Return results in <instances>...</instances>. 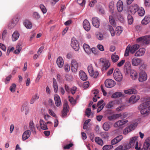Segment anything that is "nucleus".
<instances>
[{
	"label": "nucleus",
	"instance_id": "1",
	"mask_svg": "<svg viewBox=\"0 0 150 150\" xmlns=\"http://www.w3.org/2000/svg\"><path fill=\"white\" fill-rule=\"evenodd\" d=\"M150 107V102L146 101L140 105L138 108L140 110V112L142 114L146 115L149 113Z\"/></svg>",
	"mask_w": 150,
	"mask_h": 150
},
{
	"label": "nucleus",
	"instance_id": "2",
	"mask_svg": "<svg viewBox=\"0 0 150 150\" xmlns=\"http://www.w3.org/2000/svg\"><path fill=\"white\" fill-rule=\"evenodd\" d=\"M138 42L142 43L143 45H147L150 43V35L140 37L137 39Z\"/></svg>",
	"mask_w": 150,
	"mask_h": 150
},
{
	"label": "nucleus",
	"instance_id": "3",
	"mask_svg": "<svg viewBox=\"0 0 150 150\" xmlns=\"http://www.w3.org/2000/svg\"><path fill=\"white\" fill-rule=\"evenodd\" d=\"M100 62L102 64V71H106L110 66V64L109 61L105 58H100Z\"/></svg>",
	"mask_w": 150,
	"mask_h": 150
},
{
	"label": "nucleus",
	"instance_id": "4",
	"mask_svg": "<svg viewBox=\"0 0 150 150\" xmlns=\"http://www.w3.org/2000/svg\"><path fill=\"white\" fill-rule=\"evenodd\" d=\"M113 76L115 79L117 81H121L123 78L122 74L120 72L119 69L118 68L116 69L115 70Z\"/></svg>",
	"mask_w": 150,
	"mask_h": 150
},
{
	"label": "nucleus",
	"instance_id": "5",
	"mask_svg": "<svg viewBox=\"0 0 150 150\" xmlns=\"http://www.w3.org/2000/svg\"><path fill=\"white\" fill-rule=\"evenodd\" d=\"M88 70L90 75L94 78H96L99 75L97 71H94L92 64L89 65L88 67Z\"/></svg>",
	"mask_w": 150,
	"mask_h": 150
},
{
	"label": "nucleus",
	"instance_id": "6",
	"mask_svg": "<svg viewBox=\"0 0 150 150\" xmlns=\"http://www.w3.org/2000/svg\"><path fill=\"white\" fill-rule=\"evenodd\" d=\"M71 45L74 50L76 51H78L79 49V47L77 41L74 38H72L71 41Z\"/></svg>",
	"mask_w": 150,
	"mask_h": 150
},
{
	"label": "nucleus",
	"instance_id": "7",
	"mask_svg": "<svg viewBox=\"0 0 150 150\" xmlns=\"http://www.w3.org/2000/svg\"><path fill=\"white\" fill-rule=\"evenodd\" d=\"M137 124L136 123L132 124L129 126L126 127L124 130L123 133L125 134H127L131 131L134 129L136 127Z\"/></svg>",
	"mask_w": 150,
	"mask_h": 150
},
{
	"label": "nucleus",
	"instance_id": "8",
	"mask_svg": "<svg viewBox=\"0 0 150 150\" xmlns=\"http://www.w3.org/2000/svg\"><path fill=\"white\" fill-rule=\"evenodd\" d=\"M142 60L141 58L134 57L131 59V63L133 66H138L142 62Z\"/></svg>",
	"mask_w": 150,
	"mask_h": 150
},
{
	"label": "nucleus",
	"instance_id": "9",
	"mask_svg": "<svg viewBox=\"0 0 150 150\" xmlns=\"http://www.w3.org/2000/svg\"><path fill=\"white\" fill-rule=\"evenodd\" d=\"M63 108L62 111V117H65L67 113L69 111V106L67 102L64 103L63 105Z\"/></svg>",
	"mask_w": 150,
	"mask_h": 150
},
{
	"label": "nucleus",
	"instance_id": "10",
	"mask_svg": "<svg viewBox=\"0 0 150 150\" xmlns=\"http://www.w3.org/2000/svg\"><path fill=\"white\" fill-rule=\"evenodd\" d=\"M79 64L75 59L72 60L71 62V69L72 71L74 72H76L77 70Z\"/></svg>",
	"mask_w": 150,
	"mask_h": 150
},
{
	"label": "nucleus",
	"instance_id": "11",
	"mask_svg": "<svg viewBox=\"0 0 150 150\" xmlns=\"http://www.w3.org/2000/svg\"><path fill=\"white\" fill-rule=\"evenodd\" d=\"M105 84L106 87L110 88L113 87L115 85V82L111 79H108L105 81Z\"/></svg>",
	"mask_w": 150,
	"mask_h": 150
},
{
	"label": "nucleus",
	"instance_id": "12",
	"mask_svg": "<svg viewBox=\"0 0 150 150\" xmlns=\"http://www.w3.org/2000/svg\"><path fill=\"white\" fill-rule=\"evenodd\" d=\"M138 137H134L131 138L130 139L129 144L133 146L135 144V149L138 148V142L137 141V139Z\"/></svg>",
	"mask_w": 150,
	"mask_h": 150
},
{
	"label": "nucleus",
	"instance_id": "13",
	"mask_svg": "<svg viewBox=\"0 0 150 150\" xmlns=\"http://www.w3.org/2000/svg\"><path fill=\"white\" fill-rule=\"evenodd\" d=\"M128 122V120L122 119L118 121L115 123V124L120 128H122L125 126V125Z\"/></svg>",
	"mask_w": 150,
	"mask_h": 150
},
{
	"label": "nucleus",
	"instance_id": "14",
	"mask_svg": "<svg viewBox=\"0 0 150 150\" xmlns=\"http://www.w3.org/2000/svg\"><path fill=\"white\" fill-rule=\"evenodd\" d=\"M147 79V74L145 72H140L139 78V81L140 82H142L146 80Z\"/></svg>",
	"mask_w": 150,
	"mask_h": 150
},
{
	"label": "nucleus",
	"instance_id": "15",
	"mask_svg": "<svg viewBox=\"0 0 150 150\" xmlns=\"http://www.w3.org/2000/svg\"><path fill=\"white\" fill-rule=\"evenodd\" d=\"M140 99V97L138 95H134L131 96L129 100V102L133 104L136 102Z\"/></svg>",
	"mask_w": 150,
	"mask_h": 150
},
{
	"label": "nucleus",
	"instance_id": "16",
	"mask_svg": "<svg viewBox=\"0 0 150 150\" xmlns=\"http://www.w3.org/2000/svg\"><path fill=\"white\" fill-rule=\"evenodd\" d=\"M145 51V48H140L135 53L134 56L137 57L142 56L144 54Z\"/></svg>",
	"mask_w": 150,
	"mask_h": 150
},
{
	"label": "nucleus",
	"instance_id": "17",
	"mask_svg": "<svg viewBox=\"0 0 150 150\" xmlns=\"http://www.w3.org/2000/svg\"><path fill=\"white\" fill-rule=\"evenodd\" d=\"M92 24L96 28H98L100 26V20L97 17L93 18L92 19Z\"/></svg>",
	"mask_w": 150,
	"mask_h": 150
},
{
	"label": "nucleus",
	"instance_id": "18",
	"mask_svg": "<svg viewBox=\"0 0 150 150\" xmlns=\"http://www.w3.org/2000/svg\"><path fill=\"white\" fill-rule=\"evenodd\" d=\"M83 27L84 29L87 31H89L91 28L90 23L86 19H85L83 21Z\"/></svg>",
	"mask_w": 150,
	"mask_h": 150
},
{
	"label": "nucleus",
	"instance_id": "19",
	"mask_svg": "<svg viewBox=\"0 0 150 150\" xmlns=\"http://www.w3.org/2000/svg\"><path fill=\"white\" fill-rule=\"evenodd\" d=\"M54 98L55 105L57 107H59L62 105L61 99L59 96L57 94H55L54 96Z\"/></svg>",
	"mask_w": 150,
	"mask_h": 150
},
{
	"label": "nucleus",
	"instance_id": "20",
	"mask_svg": "<svg viewBox=\"0 0 150 150\" xmlns=\"http://www.w3.org/2000/svg\"><path fill=\"white\" fill-rule=\"evenodd\" d=\"M138 6L137 4H134V5L130 6L129 8V10L132 14H134L139 9Z\"/></svg>",
	"mask_w": 150,
	"mask_h": 150
},
{
	"label": "nucleus",
	"instance_id": "21",
	"mask_svg": "<svg viewBox=\"0 0 150 150\" xmlns=\"http://www.w3.org/2000/svg\"><path fill=\"white\" fill-rule=\"evenodd\" d=\"M123 138L122 135H119L116 137L112 139L111 141V144L112 145H114L120 142Z\"/></svg>",
	"mask_w": 150,
	"mask_h": 150
},
{
	"label": "nucleus",
	"instance_id": "22",
	"mask_svg": "<svg viewBox=\"0 0 150 150\" xmlns=\"http://www.w3.org/2000/svg\"><path fill=\"white\" fill-rule=\"evenodd\" d=\"M31 132L30 130H27L25 131L22 135V139L23 141L27 139L30 136Z\"/></svg>",
	"mask_w": 150,
	"mask_h": 150
},
{
	"label": "nucleus",
	"instance_id": "23",
	"mask_svg": "<svg viewBox=\"0 0 150 150\" xmlns=\"http://www.w3.org/2000/svg\"><path fill=\"white\" fill-rule=\"evenodd\" d=\"M56 63L59 67L62 68L64 64V61L62 57H59L57 59Z\"/></svg>",
	"mask_w": 150,
	"mask_h": 150
},
{
	"label": "nucleus",
	"instance_id": "24",
	"mask_svg": "<svg viewBox=\"0 0 150 150\" xmlns=\"http://www.w3.org/2000/svg\"><path fill=\"white\" fill-rule=\"evenodd\" d=\"M79 76L81 79L86 81L87 79V76L85 73L82 70H80L79 73Z\"/></svg>",
	"mask_w": 150,
	"mask_h": 150
},
{
	"label": "nucleus",
	"instance_id": "25",
	"mask_svg": "<svg viewBox=\"0 0 150 150\" xmlns=\"http://www.w3.org/2000/svg\"><path fill=\"white\" fill-rule=\"evenodd\" d=\"M117 7L118 11L119 12L122 11L123 8V6L122 2L120 0L119 1L117 4Z\"/></svg>",
	"mask_w": 150,
	"mask_h": 150
},
{
	"label": "nucleus",
	"instance_id": "26",
	"mask_svg": "<svg viewBox=\"0 0 150 150\" xmlns=\"http://www.w3.org/2000/svg\"><path fill=\"white\" fill-rule=\"evenodd\" d=\"M29 127L32 132L34 134H36V131L35 129V127L33 121H30L29 124Z\"/></svg>",
	"mask_w": 150,
	"mask_h": 150
},
{
	"label": "nucleus",
	"instance_id": "27",
	"mask_svg": "<svg viewBox=\"0 0 150 150\" xmlns=\"http://www.w3.org/2000/svg\"><path fill=\"white\" fill-rule=\"evenodd\" d=\"M23 24L25 27L27 29H31L32 27V24L27 19L25 20L23 22Z\"/></svg>",
	"mask_w": 150,
	"mask_h": 150
},
{
	"label": "nucleus",
	"instance_id": "28",
	"mask_svg": "<svg viewBox=\"0 0 150 150\" xmlns=\"http://www.w3.org/2000/svg\"><path fill=\"white\" fill-rule=\"evenodd\" d=\"M20 36L19 33L17 31H15L13 34L12 36V40L13 41H15Z\"/></svg>",
	"mask_w": 150,
	"mask_h": 150
},
{
	"label": "nucleus",
	"instance_id": "29",
	"mask_svg": "<svg viewBox=\"0 0 150 150\" xmlns=\"http://www.w3.org/2000/svg\"><path fill=\"white\" fill-rule=\"evenodd\" d=\"M40 124L41 128L43 130H47L48 129L46 123L43 120H40Z\"/></svg>",
	"mask_w": 150,
	"mask_h": 150
},
{
	"label": "nucleus",
	"instance_id": "30",
	"mask_svg": "<svg viewBox=\"0 0 150 150\" xmlns=\"http://www.w3.org/2000/svg\"><path fill=\"white\" fill-rule=\"evenodd\" d=\"M39 98V96L38 93H36L32 96L30 103V104H33L35 101Z\"/></svg>",
	"mask_w": 150,
	"mask_h": 150
},
{
	"label": "nucleus",
	"instance_id": "31",
	"mask_svg": "<svg viewBox=\"0 0 150 150\" xmlns=\"http://www.w3.org/2000/svg\"><path fill=\"white\" fill-rule=\"evenodd\" d=\"M150 22V17L149 16H145L142 21V24L145 25Z\"/></svg>",
	"mask_w": 150,
	"mask_h": 150
},
{
	"label": "nucleus",
	"instance_id": "32",
	"mask_svg": "<svg viewBox=\"0 0 150 150\" xmlns=\"http://www.w3.org/2000/svg\"><path fill=\"white\" fill-rule=\"evenodd\" d=\"M130 76L133 79L135 80L138 77L136 71L134 70H132L130 71Z\"/></svg>",
	"mask_w": 150,
	"mask_h": 150
},
{
	"label": "nucleus",
	"instance_id": "33",
	"mask_svg": "<svg viewBox=\"0 0 150 150\" xmlns=\"http://www.w3.org/2000/svg\"><path fill=\"white\" fill-rule=\"evenodd\" d=\"M83 48L85 52L88 54L91 53V48L88 45L86 44H84L83 45Z\"/></svg>",
	"mask_w": 150,
	"mask_h": 150
},
{
	"label": "nucleus",
	"instance_id": "34",
	"mask_svg": "<svg viewBox=\"0 0 150 150\" xmlns=\"http://www.w3.org/2000/svg\"><path fill=\"white\" fill-rule=\"evenodd\" d=\"M110 127V123L109 122H105L103 126V129L105 131L108 130Z\"/></svg>",
	"mask_w": 150,
	"mask_h": 150
},
{
	"label": "nucleus",
	"instance_id": "35",
	"mask_svg": "<svg viewBox=\"0 0 150 150\" xmlns=\"http://www.w3.org/2000/svg\"><path fill=\"white\" fill-rule=\"evenodd\" d=\"M139 47V45L136 44L130 47V53L133 54Z\"/></svg>",
	"mask_w": 150,
	"mask_h": 150
},
{
	"label": "nucleus",
	"instance_id": "36",
	"mask_svg": "<svg viewBox=\"0 0 150 150\" xmlns=\"http://www.w3.org/2000/svg\"><path fill=\"white\" fill-rule=\"evenodd\" d=\"M150 146V140L146 139L145 141L143 144V148L144 149L147 150Z\"/></svg>",
	"mask_w": 150,
	"mask_h": 150
},
{
	"label": "nucleus",
	"instance_id": "37",
	"mask_svg": "<svg viewBox=\"0 0 150 150\" xmlns=\"http://www.w3.org/2000/svg\"><path fill=\"white\" fill-rule=\"evenodd\" d=\"M124 92L126 94H132L137 93V91L134 88H132L125 90Z\"/></svg>",
	"mask_w": 150,
	"mask_h": 150
},
{
	"label": "nucleus",
	"instance_id": "38",
	"mask_svg": "<svg viewBox=\"0 0 150 150\" xmlns=\"http://www.w3.org/2000/svg\"><path fill=\"white\" fill-rule=\"evenodd\" d=\"M109 21L111 25L114 27H116V23L114 18L112 16H110L109 17Z\"/></svg>",
	"mask_w": 150,
	"mask_h": 150
},
{
	"label": "nucleus",
	"instance_id": "39",
	"mask_svg": "<svg viewBox=\"0 0 150 150\" xmlns=\"http://www.w3.org/2000/svg\"><path fill=\"white\" fill-rule=\"evenodd\" d=\"M95 141L96 142L100 145L103 146V140L100 138L98 137H96L95 138Z\"/></svg>",
	"mask_w": 150,
	"mask_h": 150
},
{
	"label": "nucleus",
	"instance_id": "40",
	"mask_svg": "<svg viewBox=\"0 0 150 150\" xmlns=\"http://www.w3.org/2000/svg\"><path fill=\"white\" fill-rule=\"evenodd\" d=\"M122 96V93L120 92H117L114 93L112 96V98H117L120 97Z\"/></svg>",
	"mask_w": 150,
	"mask_h": 150
},
{
	"label": "nucleus",
	"instance_id": "41",
	"mask_svg": "<svg viewBox=\"0 0 150 150\" xmlns=\"http://www.w3.org/2000/svg\"><path fill=\"white\" fill-rule=\"evenodd\" d=\"M122 31V28L120 26L117 27L115 30V32L117 35H119Z\"/></svg>",
	"mask_w": 150,
	"mask_h": 150
},
{
	"label": "nucleus",
	"instance_id": "42",
	"mask_svg": "<svg viewBox=\"0 0 150 150\" xmlns=\"http://www.w3.org/2000/svg\"><path fill=\"white\" fill-rule=\"evenodd\" d=\"M137 12L138 15L141 16H143L145 13L144 9L142 7L139 8V9L138 10Z\"/></svg>",
	"mask_w": 150,
	"mask_h": 150
},
{
	"label": "nucleus",
	"instance_id": "43",
	"mask_svg": "<svg viewBox=\"0 0 150 150\" xmlns=\"http://www.w3.org/2000/svg\"><path fill=\"white\" fill-rule=\"evenodd\" d=\"M147 68V65L144 63H143L140 65L139 67V69L141 72L145 71L144 70Z\"/></svg>",
	"mask_w": 150,
	"mask_h": 150
},
{
	"label": "nucleus",
	"instance_id": "44",
	"mask_svg": "<svg viewBox=\"0 0 150 150\" xmlns=\"http://www.w3.org/2000/svg\"><path fill=\"white\" fill-rule=\"evenodd\" d=\"M119 59L118 56L116 54H112L111 56V59L112 61L115 63L118 61Z\"/></svg>",
	"mask_w": 150,
	"mask_h": 150
},
{
	"label": "nucleus",
	"instance_id": "45",
	"mask_svg": "<svg viewBox=\"0 0 150 150\" xmlns=\"http://www.w3.org/2000/svg\"><path fill=\"white\" fill-rule=\"evenodd\" d=\"M130 52V45H128L127 47L125 53V56L127 57L129 55V52Z\"/></svg>",
	"mask_w": 150,
	"mask_h": 150
},
{
	"label": "nucleus",
	"instance_id": "46",
	"mask_svg": "<svg viewBox=\"0 0 150 150\" xmlns=\"http://www.w3.org/2000/svg\"><path fill=\"white\" fill-rule=\"evenodd\" d=\"M128 22L129 24L131 25L133 22V19L132 16L129 14L127 16Z\"/></svg>",
	"mask_w": 150,
	"mask_h": 150
},
{
	"label": "nucleus",
	"instance_id": "47",
	"mask_svg": "<svg viewBox=\"0 0 150 150\" xmlns=\"http://www.w3.org/2000/svg\"><path fill=\"white\" fill-rule=\"evenodd\" d=\"M113 147V146L110 145H106L102 148L103 150H110Z\"/></svg>",
	"mask_w": 150,
	"mask_h": 150
},
{
	"label": "nucleus",
	"instance_id": "48",
	"mask_svg": "<svg viewBox=\"0 0 150 150\" xmlns=\"http://www.w3.org/2000/svg\"><path fill=\"white\" fill-rule=\"evenodd\" d=\"M123 146V149L124 150H126L127 149H129L130 148L133 146H132L130 145V144L127 143L125 144Z\"/></svg>",
	"mask_w": 150,
	"mask_h": 150
},
{
	"label": "nucleus",
	"instance_id": "49",
	"mask_svg": "<svg viewBox=\"0 0 150 150\" xmlns=\"http://www.w3.org/2000/svg\"><path fill=\"white\" fill-rule=\"evenodd\" d=\"M19 17L18 15L16 16L13 18L12 21L14 23L16 24L19 21Z\"/></svg>",
	"mask_w": 150,
	"mask_h": 150
},
{
	"label": "nucleus",
	"instance_id": "50",
	"mask_svg": "<svg viewBox=\"0 0 150 150\" xmlns=\"http://www.w3.org/2000/svg\"><path fill=\"white\" fill-rule=\"evenodd\" d=\"M7 34V31L6 30H4L2 33L1 39L3 41L6 40V36Z\"/></svg>",
	"mask_w": 150,
	"mask_h": 150
},
{
	"label": "nucleus",
	"instance_id": "51",
	"mask_svg": "<svg viewBox=\"0 0 150 150\" xmlns=\"http://www.w3.org/2000/svg\"><path fill=\"white\" fill-rule=\"evenodd\" d=\"M125 106L124 104H122L116 108V110L117 111H121L125 109Z\"/></svg>",
	"mask_w": 150,
	"mask_h": 150
},
{
	"label": "nucleus",
	"instance_id": "52",
	"mask_svg": "<svg viewBox=\"0 0 150 150\" xmlns=\"http://www.w3.org/2000/svg\"><path fill=\"white\" fill-rule=\"evenodd\" d=\"M40 6L42 13H45L47 12V11L45 6L43 4H40Z\"/></svg>",
	"mask_w": 150,
	"mask_h": 150
},
{
	"label": "nucleus",
	"instance_id": "53",
	"mask_svg": "<svg viewBox=\"0 0 150 150\" xmlns=\"http://www.w3.org/2000/svg\"><path fill=\"white\" fill-rule=\"evenodd\" d=\"M16 88V85L14 83H13L11 86L10 88V90L12 92H15V89Z\"/></svg>",
	"mask_w": 150,
	"mask_h": 150
},
{
	"label": "nucleus",
	"instance_id": "54",
	"mask_svg": "<svg viewBox=\"0 0 150 150\" xmlns=\"http://www.w3.org/2000/svg\"><path fill=\"white\" fill-rule=\"evenodd\" d=\"M33 17L36 19H38L40 18V16L37 12H34L33 14Z\"/></svg>",
	"mask_w": 150,
	"mask_h": 150
},
{
	"label": "nucleus",
	"instance_id": "55",
	"mask_svg": "<svg viewBox=\"0 0 150 150\" xmlns=\"http://www.w3.org/2000/svg\"><path fill=\"white\" fill-rule=\"evenodd\" d=\"M77 3L81 6H83L85 4L86 1L85 0H78Z\"/></svg>",
	"mask_w": 150,
	"mask_h": 150
},
{
	"label": "nucleus",
	"instance_id": "56",
	"mask_svg": "<svg viewBox=\"0 0 150 150\" xmlns=\"http://www.w3.org/2000/svg\"><path fill=\"white\" fill-rule=\"evenodd\" d=\"M97 38L100 40H102L103 38V35L101 33H99L97 34Z\"/></svg>",
	"mask_w": 150,
	"mask_h": 150
},
{
	"label": "nucleus",
	"instance_id": "57",
	"mask_svg": "<svg viewBox=\"0 0 150 150\" xmlns=\"http://www.w3.org/2000/svg\"><path fill=\"white\" fill-rule=\"evenodd\" d=\"M113 101L110 102L106 105V107L108 108H110L113 106Z\"/></svg>",
	"mask_w": 150,
	"mask_h": 150
},
{
	"label": "nucleus",
	"instance_id": "58",
	"mask_svg": "<svg viewBox=\"0 0 150 150\" xmlns=\"http://www.w3.org/2000/svg\"><path fill=\"white\" fill-rule=\"evenodd\" d=\"M65 71L66 72L69 71L70 70L69 66L68 64H66L64 67Z\"/></svg>",
	"mask_w": 150,
	"mask_h": 150
},
{
	"label": "nucleus",
	"instance_id": "59",
	"mask_svg": "<svg viewBox=\"0 0 150 150\" xmlns=\"http://www.w3.org/2000/svg\"><path fill=\"white\" fill-rule=\"evenodd\" d=\"M108 120L110 121L112 120H113L115 119V114H113L112 115L108 116Z\"/></svg>",
	"mask_w": 150,
	"mask_h": 150
},
{
	"label": "nucleus",
	"instance_id": "60",
	"mask_svg": "<svg viewBox=\"0 0 150 150\" xmlns=\"http://www.w3.org/2000/svg\"><path fill=\"white\" fill-rule=\"evenodd\" d=\"M16 24L14 23L12 21L8 24V28L9 29H11L13 28Z\"/></svg>",
	"mask_w": 150,
	"mask_h": 150
},
{
	"label": "nucleus",
	"instance_id": "61",
	"mask_svg": "<svg viewBox=\"0 0 150 150\" xmlns=\"http://www.w3.org/2000/svg\"><path fill=\"white\" fill-rule=\"evenodd\" d=\"M48 112L50 115L52 116L55 117L56 116L55 113L51 109H48Z\"/></svg>",
	"mask_w": 150,
	"mask_h": 150
},
{
	"label": "nucleus",
	"instance_id": "62",
	"mask_svg": "<svg viewBox=\"0 0 150 150\" xmlns=\"http://www.w3.org/2000/svg\"><path fill=\"white\" fill-rule=\"evenodd\" d=\"M91 109L90 108H87L86 111L85 113L87 115L88 117L90 116V114L91 112Z\"/></svg>",
	"mask_w": 150,
	"mask_h": 150
},
{
	"label": "nucleus",
	"instance_id": "63",
	"mask_svg": "<svg viewBox=\"0 0 150 150\" xmlns=\"http://www.w3.org/2000/svg\"><path fill=\"white\" fill-rule=\"evenodd\" d=\"M73 145L72 143H70L64 146L63 148L64 149H69Z\"/></svg>",
	"mask_w": 150,
	"mask_h": 150
},
{
	"label": "nucleus",
	"instance_id": "64",
	"mask_svg": "<svg viewBox=\"0 0 150 150\" xmlns=\"http://www.w3.org/2000/svg\"><path fill=\"white\" fill-rule=\"evenodd\" d=\"M125 62V60L123 59L121 60L120 62H118L117 64V66L118 67H121Z\"/></svg>",
	"mask_w": 150,
	"mask_h": 150
}]
</instances>
